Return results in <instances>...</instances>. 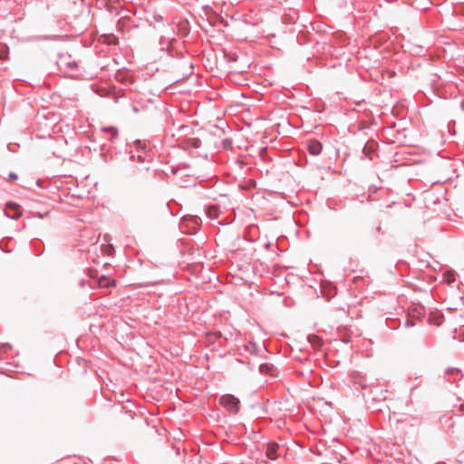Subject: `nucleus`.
Here are the masks:
<instances>
[{"mask_svg": "<svg viewBox=\"0 0 464 464\" xmlns=\"http://www.w3.org/2000/svg\"><path fill=\"white\" fill-rule=\"evenodd\" d=\"M185 220H189L193 227H198L201 224V218L198 216L185 217Z\"/></svg>", "mask_w": 464, "mask_h": 464, "instance_id": "aec40b11", "label": "nucleus"}, {"mask_svg": "<svg viewBox=\"0 0 464 464\" xmlns=\"http://www.w3.org/2000/svg\"><path fill=\"white\" fill-rule=\"evenodd\" d=\"M406 324H407L408 326H412L413 325V323L411 320H407Z\"/></svg>", "mask_w": 464, "mask_h": 464, "instance_id": "bb28decb", "label": "nucleus"}, {"mask_svg": "<svg viewBox=\"0 0 464 464\" xmlns=\"http://www.w3.org/2000/svg\"><path fill=\"white\" fill-rule=\"evenodd\" d=\"M101 131L104 134L103 138L109 141H114L119 135L118 129L115 127H102Z\"/></svg>", "mask_w": 464, "mask_h": 464, "instance_id": "39448f33", "label": "nucleus"}, {"mask_svg": "<svg viewBox=\"0 0 464 464\" xmlns=\"http://www.w3.org/2000/svg\"><path fill=\"white\" fill-rule=\"evenodd\" d=\"M105 247L107 249V253L110 254V255L114 251V249H113L111 245H108Z\"/></svg>", "mask_w": 464, "mask_h": 464, "instance_id": "5701e85b", "label": "nucleus"}, {"mask_svg": "<svg viewBox=\"0 0 464 464\" xmlns=\"http://www.w3.org/2000/svg\"><path fill=\"white\" fill-rule=\"evenodd\" d=\"M307 340L313 346H314V348L319 346V336L316 334H309L307 336Z\"/></svg>", "mask_w": 464, "mask_h": 464, "instance_id": "6ab92c4d", "label": "nucleus"}, {"mask_svg": "<svg viewBox=\"0 0 464 464\" xmlns=\"http://www.w3.org/2000/svg\"><path fill=\"white\" fill-rule=\"evenodd\" d=\"M133 147L138 151H145L148 149V143L145 140H136L133 141Z\"/></svg>", "mask_w": 464, "mask_h": 464, "instance_id": "4468645a", "label": "nucleus"}, {"mask_svg": "<svg viewBox=\"0 0 464 464\" xmlns=\"http://www.w3.org/2000/svg\"><path fill=\"white\" fill-rule=\"evenodd\" d=\"M307 150L311 156H317L319 155V140H311L308 141L307 144Z\"/></svg>", "mask_w": 464, "mask_h": 464, "instance_id": "6e6552de", "label": "nucleus"}, {"mask_svg": "<svg viewBox=\"0 0 464 464\" xmlns=\"http://www.w3.org/2000/svg\"><path fill=\"white\" fill-rule=\"evenodd\" d=\"M9 54V48L6 45H1L0 46V59L1 60H7Z\"/></svg>", "mask_w": 464, "mask_h": 464, "instance_id": "a211bd4d", "label": "nucleus"}, {"mask_svg": "<svg viewBox=\"0 0 464 464\" xmlns=\"http://www.w3.org/2000/svg\"><path fill=\"white\" fill-rule=\"evenodd\" d=\"M429 320L431 324L439 326L443 322V316L440 314H439L438 312H433V313L430 314Z\"/></svg>", "mask_w": 464, "mask_h": 464, "instance_id": "1a4fd4ad", "label": "nucleus"}, {"mask_svg": "<svg viewBox=\"0 0 464 464\" xmlns=\"http://www.w3.org/2000/svg\"><path fill=\"white\" fill-rule=\"evenodd\" d=\"M125 413H128L130 415V417L132 419L135 415V413L132 411H125Z\"/></svg>", "mask_w": 464, "mask_h": 464, "instance_id": "b1692460", "label": "nucleus"}, {"mask_svg": "<svg viewBox=\"0 0 464 464\" xmlns=\"http://www.w3.org/2000/svg\"><path fill=\"white\" fill-rule=\"evenodd\" d=\"M79 285H80L81 287H84V285H85V280H84V279H81V280L79 281Z\"/></svg>", "mask_w": 464, "mask_h": 464, "instance_id": "393cba45", "label": "nucleus"}, {"mask_svg": "<svg viewBox=\"0 0 464 464\" xmlns=\"http://www.w3.org/2000/svg\"><path fill=\"white\" fill-rule=\"evenodd\" d=\"M98 285L102 288H109L112 285H115V282L113 280H111L107 278L106 276H101L98 280Z\"/></svg>", "mask_w": 464, "mask_h": 464, "instance_id": "9b49d317", "label": "nucleus"}, {"mask_svg": "<svg viewBox=\"0 0 464 464\" xmlns=\"http://www.w3.org/2000/svg\"><path fill=\"white\" fill-rule=\"evenodd\" d=\"M308 384H309L310 386H312V387H315V386H316V384H315V383H314V381H312V380H310V379H308Z\"/></svg>", "mask_w": 464, "mask_h": 464, "instance_id": "a878e982", "label": "nucleus"}, {"mask_svg": "<svg viewBox=\"0 0 464 464\" xmlns=\"http://www.w3.org/2000/svg\"><path fill=\"white\" fill-rule=\"evenodd\" d=\"M335 289L330 283H324L321 281V295H326L329 299L334 295Z\"/></svg>", "mask_w": 464, "mask_h": 464, "instance_id": "423d86ee", "label": "nucleus"}, {"mask_svg": "<svg viewBox=\"0 0 464 464\" xmlns=\"http://www.w3.org/2000/svg\"><path fill=\"white\" fill-rule=\"evenodd\" d=\"M244 350L250 354L256 355L258 353L259 348L254 342H248L244 345Z\"/></svg>", "mask_w": 464, "mask_h": 464, "instance_id": "9d476101", "label": "nucleus"}, {"mask_svg": "<svg viewBox=\"0 0 464 464\" xmlns=\"http://www.w3.org/2000/svg\"><path fill=\"white\" fill-rule=\"evenodd\" d=\"M259 370L263 373H269L270 375H275L276 368L272 364L263 363L260 365Z\"/></svg>", "mask_w": 464, "mask_h": 464, "instance_id": "ddd939ff", "label": "nucleus"}, {"mask_svg": "<svg viewBox=\"0 0 464 464\" xmlns=\"http://www.w3.org/2000/svg\"><path fill=\"white\" fill-rule=\"evenodd\" d=\"M5 215L13 219L20 218L22 216V210L20 208V206L13 202L7 203Z\"/></svg>", "mask_w": 464, "mask_h": 464, "instance_id": "f03ea898", "label": "nucleus"}, {"mask_svg": "<svg viewBox=\"0 0 464 464\" xmlns=\"http://www.w3.org/2000/svg\"><path fill=\"white\" fill-rule=\"evenodd\" d=\"M456 275L453 271L448 270L443 274V279L448 284L450 285L455 282L456 280Z\"/></svg>", "mask_w": 464, "mask_h": 464, "instance_id": "2eb2a0df", "label": "nucleus"}, {"mask_svg": "<svg viewBox=\"0 0 464 464\" xmlns=\"http://www.w3.org/2000/svg\"><path fill=\"white\" fill-rule=\"evenodd\" d=\"M67 58H61V63L66 66L71 71H76L78 69V63L75 61H66Z\"/></svg>", "mask_w": 464, "mask_h": 464, "instance_id": "f8f14e48", "label": "nucleus"}, {"mask_svg": "<svg viewBox=\"0 0 464 464\" xmlns=\"http://www.w3.org/2000/svg\"><path fill=\"white\" fill-rule=\"evenodd\" d=\"M207 215L208 218L215 219L218 217V208L217 206H209L207 208Z\"/></svg>", "mask_w": 464, "mask_h": 464, "instance_id": "dca6fc26", "label": "nucleus"}, {"mask_svg": "<svg viewBox=\"0 0 464 464\" xmlns=\"http://www.w3.org/2000/svg\"><path fill=\"white\" fill-rule=\"evenodd\" d=\"M140 153L135 156V155H130V159L134 160L135 159H137V160L139 162H145L147 160V158L149 157V155L147 154V150L145 151H139Z\"/></svg>", "mask_w": 464, "mask_h": 464, "instance_id": "f3484780", "label": "nucleus"}, {"mask_svg": "<svg viewBox=\"0 0 464 464\" xmlns=\"http://www.w3.org/2000/svg\"><path fill=\"white\" fill-rule=\"evenodd\" d=\"M36 183H37V185H38L39 187H42V185H41V180H40V179H38V180L36 181Z\"/></svg>", "mask_w": 464, "mask_h": 464, "instance_id": "cd10ccee", "label": "nucleus"}, {"mask_svg": "<svg viewBox=\"0 0 464 464\" xmlns=\"http://www.w3.org/2000/svg\"><path fill=\"white\" fill-rule=\"evenodd\" d=\"M222 144L225 150H231L233 142L230 139H224Z\"/></svg>", "mask_w": 464, "mask_h": 464, "instance_id": "412c9836", "label": "nucleus"}, {"mask_svg": "<svg viewBox=\"0 0 464 464\" xmlns=\"http://www.w3.org/2000/svg\"><path fill=\"white\" fill-rule=\"evenodd\" d=\"M280 447L276 442H269L266 445V456L270 459H276L279 456Z\"/></svg>", "mask_w": 464, "mask_h": 464, "instance_id": "20e7f679", "label": "nucleus"}, {"mask_svg": "<svg viewBox=\"0 0 464 464\" xmlns=\"http://www.w3.org/2000/svg\"><path fill=\"white\" fill-rule=\"evenodd\" d=\"M219 403L229 413L237 414L239 411L240 401L232 394L222 395L219 399Z\"/></svg>", "mask_w": 464, "mask_h": 464, "instance_id": "f257e3e1", "label": "nucleus"}, {"mask_svg": "<svg viewBox=\"0 0 464 464\" xmlns=\"http://www.w3.org/2000/svg\"><path fill=\"white\" fill-rule=\"evenodd\" d=\"M17 178H18V177H17V175H16L15 173H14V172H10V173L8 174V180H9L10 182H14V181H15V180L17 179Z\"/></svg>", "mask_w": 464, "mask_h": 464, "instance_id": "4be33fe9", "label": "nucleus"}, {"mask_svg": "<svg viewBox=\"0 0 464 464\" xmlns=\"http://www.w3.org/2000/svg\"><path fill=\"white\" fill-rule=\"evenodd\" d=\"M100 41L108 45H116L119 44L118 38L113 34H102Z\"/></svg>", "mask_w": 464, "mask_h": 464, "instance_id": "0eeeda50", "label": "nucleus"}, {"mask_svg": "<svg viewBox=\"0 0 464 464\" xmlns=\"http://www.w3.org/2000/svg\"><path fill=\"white\" fill-rule=\"evenodd\" d=\"M201 146V140L198 138H188L180 141L179 147L183 150L198 149Z\"/></svg>", "mask_w": 464, "mask_h": 464, "instance_id": "7ed1b4c3", "label": "nucleus"}]
</instances>
